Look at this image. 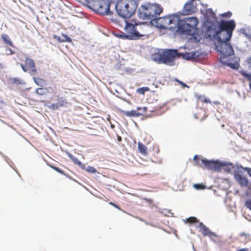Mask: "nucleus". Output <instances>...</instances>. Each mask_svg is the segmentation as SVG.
I'll use <instances>...</instances> for the list:
<instances>
[{"instance_id": "nucleus-37", "label": "nucleus", "mask_w": 251, "mask_h": 251, "mask_svg": "<svg viewBox=\"0 0 251 251\" xmlns=\"http://www.w3.org/2000/svg\"><path fill=\"white\" fill-rule=\"evenodd\" d=\"M231 15L232 13L231 12H227L221 14L222 16L226 17H230L231 16Z\"/></svg>"}, {"instance_id": "nucleus-33", "label": "nucleus", "mask_w": 251, "mask_h": 251, "mask_svg": "<svg viewBox=\"0 0 251 251\" xmlns=\"http://www.w3.org/2000/svg\"><path fill=\"white\" fill-rule=\"evenodd\" d=\"M49 107L50 108V109H53V110H56V109H57L58 108L56 103H54V104H51V103L49 106Z\"/></svg>"}, {"instance_id": "nucleus-36", "label": "nucleus", "mask_w": 251, "mask_h": 251, "mask_svg": "<svg viewBox=\"0 0 251 251\" xmlns=\"http://www.w3.org/2000/svg\"><path fill=\"white\" fill-rule=\"evenodd\" d=\"M32 69L29 71L28 73L31 75H35L37 73V70L34 68H31Z\"/></svg>"}, {"instance_id": "nucleus-31", "label": "nucleus", "mask_w": 251, "mask_h": 251, "mask_svg": "<svg viewBox=\"0 0 251 251\" xmlns=\"http://www.w3.org/2000/svg\"><path fill=\"white\" fill-rule=\"evenodd\" d=\"M50 167L53 170H54L55 171H57L59 173H60L61 174H64L63 172L61 170H60L59 168H58L57 167H55V166H51Z\"/></svg>"}, {"instance_id": "nucleus-32", "label": "nucleus", "mask_w": 251, "mask_h": 251, "mask_svg": "<svg viewBox=\"0 0 251 251\" xmlns=\"http://www.w3.org/2000/svg\"><path fill=\"white\" fill-rule=\"evenodd\" d=\"M245 205L251 210V199L247 200L245 202Z\"/></svg>"}, {"instance_id": "nucleus-20", "label": "nucleus", "mask_w": 251, "mask_h": 251, "mask_svg": "<svg viewBox=\"0 0 251 251\" xmlns=\"http://www.w3.org/2000/svg\"><path fill=\"white\" fill-rule=\"evenodd\" d=\"M34 82L39 86H43L45 84V81L42 78L33 77Z\"/></svg>"}, {"instance_id": "nucleus-22", "label": "nucleus", "mask_w": 251, "mask_h": 251, "mask_svg": "<svg viewBox=\"0 0 251 251\" xmlns=\"http://www.w3.org/2000/svg\"><path fill=\"white\" fill-rule=\"evenodd\" d=\"M56 103L59 108V107L64 106L67 103V101L61 98L59 99L58 101Z\"/></svg>"}, {"instance_id": "nucleus-18", "label": "nucleus", "mask_w": 251, "mask_h": 251, "mask_svg": "<svg viewBox=\"0 0 251 251\" xmlns=\"http://www.w3.org/2000/svg\"><path fill=\"white\" fill-rule=\"evenodd\" d=\"M138 148L141 154L145 155L147 153V147L141 143L138 142Z\"/></svg>"}, {"instance_id": "nucleus-13", "label": "nucleus", "mask_w": 251, "mask_h": 251, "mask_svg": "<svg viewBox=\"0 0 251 251\" xmlns=\"http://www.w3.org/2000/svg\"><path fill=\"white\" fill-rule=\"evenodd\" d=\"M221 163H225L222 165V168L223 167L226 172L231 173L232 170L234 168L233 165L231 163L227 162H221Z\"/></svg>"}, {"instance_id": "nucleus-25", "label": "nucleus", "mask_w": 251, "mask_h": 251, "mask_svg": "<svg viewBox=\"0 0 251 251\" xmlns=\"http://www.w3.org/2000/svg\"><path fill=\"white\" fill-rule=\"evenodd\" d=\"M149 90L148 87H142L138 89L137 92L140 94H144L146 91Z\"/></svg>"}, {"instance_id": "nucleus-10", "label": "nucleus", "mask_w": 251, "mask_h": 251, "mask_svg": "<svg viewBox=\"0 0 251 251\" xmlns=\"http://www.w3.org/2000/svg\"><path fill=\"white\" fill-rule=\"evenodd\" d=\"M198 227L201 229V232H202L204 236H208L212 240V237H217L218 235H216L215 233L212 232L209 229L206 227L205 225H204L202 223L199 224Z\"/></svg>"}, {"instance_id": "nucleus-47", "label": "nucleus", "mask_w": 251, "mask_h": 251, "mask_svg": "<svg viewBox=\"0 0 251 251\" xmlns=\"http://www.w3.org/2000/svg\"><path fill=\"white\" fill-rule=\"evenodd\" d=\"M199 158V156L198 155H195L194 157H193V159L196 161L197 159H198Z\"/></svg>"}, {"instance_id": "nucleus-50", "label": "nucleus", "mask_w": 251, "mask_h": 251, "mask_svg": "<svg viewBox=\"0 0 251 251\" xmlns=\"http://www.w3.org/2000/svg\"><path fill=\"white\" fill-rule=\"evenodd\" d=\"M113 206H114V207H115L116 208H118V209H120V208L119 207V206H117V205H116L115 203H114V205H113Z\"/></svg>"}, {"instance_id": "nucleus-2", "label": "nucleus", "mask_w": 251, "mask_h": 251, "mask_svg": "<svg viewBox=\"0 0 251 251\" xmlns=\"http://www.w3.org/2000/svg\"><path fill=\"white\" fill-rule=\"evenodd\" d=\"M151 25L161 29H169L172 32H178L192 35L196 39L198 32V19L194 17L181 18L177 14L157 17L150 22Z\"/></svg>"}, {"instance_id": "nucleus-49", "label": "nucleus", "mask_w": 251, "mask_h": 251, "mask_svg": "<svg viewBox=\"0 0 251 251\" xmlns=\"http://www.w3.org/2000/svg\"><path fill=\"white\" fill-rule=\"evenodd\" d=\"M118 141H121L122 140V138L120 136L118 137Z\"/></svg>"}, {"instance_id": "nucleus-48", "label": "nucleus", "mask_w": 251, "mask_h": 251, "mask_svg": "<svg viewBox=\"0 0 251 251\" xmlns=\"http://www.w3.org/2000/svg\"><path fill=\"white\" fill-rule=\"evenodd\" d=\"M246 235H247V234L244 232L241 233V236H246Z\"/></svg>"}, {"instance_id": "nucleus-55", "label": "nucleus", "mask_w": 251, "mask_h": 251, "mask_svg": "<svg viewBox=\"0 0 251 251\" xmlns=\"http://www.w3.org/2000/svg\"><path fill=\"white\" fill-rule=\"evenodd\" d=\"M249 85H250V88L251 90V83H250Z\"/></svg>"}, {"instance_id": "nucleus-53", "label": "nucleus", "mask_w": 251, "mask_h": 251, "mask_svg": "<svg viewBox=\"0 0 251 251\" xmlns=\"http://www.w3.org/2000/svg\"><path fill=\"white\" fill-rule=\"evenodd\" d=\"M109 204L112 205H114V203L112 202H109Z\"/></svg>"}, {"instance_id": "nucleus-16", "label": "nucleus", "mask_w": 251, "mask_h": 251, "mask_svg": "<svg viewBox=\"0 0 251 251\" xmlns=\"http://www.w3.org/2000/svg\"><path fill=\"white\" fill-rule=\"evenodd\" d=\"M180 54L181 56H182L183 58L187 60H189L191 59L195 58L196 57L195 52H187L184 54H182L180 53Z\"/></svg>"}, {"instance_id": "nucleus-23", "label": "nucleus", "mask_w": 251, "mask_h": 251, "mask_svg": "<svg viewBox=\"0 0 251 251\" xmlns=\"http://www.w3.org/2000/svg\"><path fill=\"white\" fill-rule=\"evenodd\" d=\"M186 223H194L198 222V220L194 217H191L185 220Z\"/></svg>"}, {"instance_id": "nucleus-41", "label": "nucleus", "mask_w": 251, "mask_h": 251, "mask_svg": "<svg viewBox=\"0 0 251 251\" xmlns=\"http://www.w3.org/2000/svg\"><path fill=\"white\" fill-rule=\"evenodd\" d=\"M201 101L205 103H210V100L209 99H206L205 98H204L202 99H201Z\"/></svg>"}, {"instance_id": "nucleus-54", "label": "nucleus", "mask_w": 251, "mask_h": 251, "mask_svg": "<svg viewBox=\"0 0 251 251\" xmlns=\"http://www.w3.org/2000/svg\"><path fill=\"white\" fill-rule=\"evenodd\" d=\"M116 2L117 1H122V0H115Z\"/></svg>"}, {"instance_id": "nucleus-9", "label": "nucleus", "mask_w": 251, "mask_h": 251, "mask_svg": "<svg viewBox=\"0 0 251 251\" xmlns=\"http://www.w3.org/2000/svg\"><path fill=\"white\" fill-rule=\"evenodd\" d=\"M194 0H191L187 2L184 5L183 11L181 14L186 15L192 13L195 9V6L193 3Z\"/></svg>"}, {"instance_id": "nucleus-38", "label": "nucleus", "mask_w": 251, "mask_h": 251, "mask_svg": "<svg viewBox=\"0 0 251 251\" xmlns=\"http://www.w3.org/2000/svg\"><path fill=\"white\" fill-rule=\"evenodd\" d=\"M176 81H177L179 84H180L183 87H188V88L189 87V86L187 84H185L183 82H182L180 80H178V79H176Z\"/></svg>"}, {"instance_id": "nucleus-40", "label": "nucleus", "mask_w": 251, "mask_h": 251, "mask_svg": "<svg viewBox=\"0 0 251 251\" xmlns=\"http://www.w3.org/2000/svg\"><path fill=\"white\" fill-rule=\"evenodd\" d=\"M78 166L83 170L85 169V165L84 164L82 163L81 162L79 163Z\"/></svg>"}, {"instance_id": "nucleus-15", "label": "nucleus", "mask_w": 251, "mask_h": 251, "mask_svg": "<svg viewBox=\"0 0 251 251\" xmlns=\"http://www.w3.org/2000/svg\"><path fill=\"white\" fill-rule=\"evenodd\" d=\"M1 38L3 43L6 45H8L10 47H14V45L13 42L10 40L9 37L8 35L5 34H3L1 36Z\"/></svg>"}, {"instance_id": "nucleus-43", "label": "nucleus", "mask_w": 251, "mask_h": 251, "mask_svg": "<svg viewBox=\"0 0 251 251\" xmlns=\"http://www.w3.org/2000/svg\"><path fill=\"white\" fill-rule=\"evenodd\" d=\"M206 28V31L207 32H210L211 31V30H212V27L210 26H208Z\"/></svg>"}, {"instance_id": "nucleus-28", "label": "nucleus", "mask_w": 251, "mask_h": 251, "mask_svg": "<svg viewBox=\"0 0 251 251\" xmlns=\"http://www.w3.org/2000/svg\"><path fill=\"white\" fill-rule=\"evenodd\" d=\"M207 15L211 17H214L215 14L211 8L208 9L206 11Z\"/></svg>"}, {"instance_id": "nucleus-29", "label": "nucleus", "mask_w": 251, "mask_h": 251, "mask_svg": "<svg viewBox=\"0 0 251 251\" xmlns=\"http://www.w3.org/2000/svg\"><path fill=\"white\" fill-rule=\"evenodd\" d=\"M14 53V51L10 48H7V47L5 48V54L6 55H9L11 54H13Z\"/></svg>"}, {"instance_id": "nucleus-1", "label": "nucleus", "mask_w": 251, "mask_h": 251, "mask_svg": "<svg viewBox=\"0 0 251 251\" xmlns=\"http://www.w3.org/2000/svg\"><path fill=\"white\" fill-rule=\"evenodd\" d=\"M236 24L233 20H221L219 24V30L214 31L213 37L217 40V50L221 53L220 61L233 69H238L240 66L239 59L233 57L234 50L228 41L230 40Z\"/></svg>"}, {"instance_id": "nucleus-51", "label": "nucleus", "mask_w": 251, "mask_h": 251, "mask_svg": "<svg viewBox=\"0 0 251 251\" xmlns=\"http://www.w3.org/2000/svg\"><path fill=\"white\" fill-rule=\"evenodd\" d=\"M113 206H114V207H115L116 208H118V209H120V208L119 207V206H117V205H116L115 203H114V205H113Z\"/></svg>"}, {"instance_id": "nucleus-11", "label": "nucleus", "mask_w": 251, "mask_h": 251, "mask_svg": "<svg viewBox=\"0 0 251 251\" xmlns=\"http://www.w3.org/2000/svg\"><path fill=\"white\" fill-rule=\"evenodd\" d=\"M234 177L235 180L240 184L242 186L246 187L248 186L249 181L248 179L244 176H242L238 172L234 173Z\"/></svg>"}, {"instance_id": "nucleus-34", "label": "nucleus", "mask_w": 251, "mask_h": 251, "mask_svg": "<svg viewBox=\"0 0 251 251\" xmlns=\"http://www.w3.org/2000/svg\"><path fill=\"white\" fill-rule=\"evenodd\" d=\"M241 167L244 170L246 171L248 174L249 175V176H251V168L248 167L244 168L242 166H241Z\"/></svg>"}, {"instance_id": "nucleus-30", "label": "nucleus", "mask_w": 251, "mask_h": 251, "mask_svg": "<svg viewBox=\"0 0 251 251\" xmlns=\"http://www.w3.org/2000/svg\"><path fill=\"white\" fill-rule=\"evenodd\" d=\"M242 74L243 76L251 80V74L247 73L246 71L242 72Z\"/></svg>"}, {"instance_id": "nucleus-39", "label": "nucleus", "mask_w": 251, "mask_h": 251, "mask_svg": "<svg viewBox=\"0 0 251 251\" xmlns=\"http://www.w3.org/2000/svg\"><path fill=\"white\" fill-rule=\"evenodd\" d=\"M247 61L248 62L249 69L251 70V56L247 59Z\"/></svg>"}, {"instance_id": "nucleus-26", "label": "nucleus", "mask_w": 251, "mask_h": 251, "mask_svg": "<svg viewBox=\"0 0 251 251\" xmlns=\"http://www.w3.org/2000/svg\"><path fill=\"white\" fill-rule=\"evenodd\" d=\"M86 170L88 172L93 174H94L97 172L96 169L92 166H88Z\"/></svg>"}, {"instance_id": "nucleus-35", "label": "nucleus", "mask_w": 251, "mask_h": 251, "mask_svg": "<svg viewBox=\"0 0 251 251\" xmlns=\"http://www.w3.org/2000/svg\"><path fill=\"white\" fill-rule=\"evenodd\" d=\"M63 37H64V39H63L61 40V42H63L64 41L70 42L71 41V39L70 37H69L68 36L65 35V36H63Z\"/></svg>"}, {"instance_id": "nucleus-44", "label": "nucleus", "mask_w": 251, "mask_h": 251, "mask_svg": "<svg viewBox=\"0 0 251 251\" xmlns=\"http://www.w3.org/2000/svg\"><path fill=\"white\" fill-rule=\"evenodd\" d=\"M237 251H250L248 248H242L237 250Z\"/></svg>"}, {"instance_id": "nucleus-27", "label": "nucleus", "mask_w": 251, "mask_h": 251, "mask_svg": "<svg viewBox=\"0 0 251 251\" xmlns=\"http://www.w3.org/2000/svg\"><path fill=\"white\" fill-rule=\"evenodd\" d=\"M36 93L40 95H43L45 94L46 92L44 88H39L36 89Z\"/></svg>"}, {"instance_id": "nucleus-46", "label": "nucleus", "mask_w": 251, "mask_h": 251, "mask_svg": "<svg viewBox=\"0 0 251 251\" xmlns=\"http://www.w3.org/2000/svg\"><path fill=\"white\" fill-rule=\"evenodd\" d=\"M54 38L57 39L60 42H61V40L60 39V38L59 36H54Z\"/></svg>"}, {"instance_id": "nucleus-42", "label": "nucleus", "mask_w": 251, "mask_h": 251, "mask_svg": "<svg viewBox=\"0 0 251 251\" xmlns=\"http://www.w3.org/2000/svg\"><path fill=\"white\" fill-rule=\"evenodd\" d=\"M20 66L22 69V70L25 72H26L27 71V68L23 64H20Z\"/></svg>"}, {"instance_id": "nucleus-14", "label": "nucleus", "mask_w": 251, "mask_h": 251, "mask_svg": "<svg viewBox=\"0 0 251 251\" xmlns=\"http://www.w3.org/2000/svg\"><path fill=\"white\" fill-rule=\"evenodd\" d=\"M123 113L127 117H139L142 113L137 112L135 110L122 111Z\"/></svg>"}, {"instance_id": "nucleus-19", "label": "nucleus", "mask_w": 251, "mask_h": 251, "mask_svg": "<svg viewBox=\"0 0 251 251\" xmlns=\"http://www.w3.org/2000/svg\"><path fill=\"white\" fill-rule=\"evenodd\" d=\"M25 64L29 68L35 67V63L33 59L29 57L25 58Z\"/></svg>"}, {"instance_id": "nucleus-17", "label": "nucleus", "mask_w": 251, "mask_h": 251, "mask_svg": "<svg viewBox=\"0 0 251 251\" xmlns=\"http://www.w3.org/2000/svg\"><path fill=\"white\" fill-rule=\"evenodd\" d=\"M11 82L16 85L25 84V81L21 78L14 77L10 79Z\"/></svg>"}, {"instance_id": "nucleus-6", "label": "nucleus", "mask_w": 251, "mask_h": 251, "mask_svg": "<svg viewBox=\"0 0 251 251\" xmlns=\"http://www.w3.org/2000/svg\"><path fill=\"white\" fill-rule=\"evenodd\" d=\"M125 29L129 34H125L122 32L118 35V37L123 39L137 40L146 35L140 34L137 30L135 26L131 24L126 23Z\"/></svg>"}, {"instance_id": "nucleus-24", "label": "nucleus", "mask_w": 251, "mask_h": 251, "mask_svg": "<svg viewBox=\"0 0 251 251\" xmlns=\"http://www.w3.org/2000/svg\"><path fill=\"white\" fill-rule=\"evenodd\" d=\"M194 188L197 190L204 189L205 186L201 184H195L193 185Z\"/></svg>"}, {"instance_id": "nucleus-21", "label": "nucleus", "mask_w": 251, "mask_h": 251, "mask_svg": "<svg viewBox=\"0 0 251 251\" xmlns=\"http://www.w3.org/2000/svg\"><path fill=\"white\" fill-rule=\"evenodd\" d=\"M65 152L68 155V157L73 161V162L78 165L79 163L80 162L79 161L77 158L74 156L72 154L70 153L68 151H65Z\"/></svg>"}, {"instance_id": "nucleus-45", "label": "nucleus", "mask_w": 251, "mask_h": 251, "mask_svg": "<svg viewBox=\"0 0 251 251\" xmlns=\"http://www.w3.org/2000/svg\"><path fill=\"white\" fill-rule=\"evenodd\" d=\"M147 109V108L146 107H144L142 108L141 110H142V112L141 113H142V114L146 111Z\"/></svg>"}, {"instance_id": "nucleus-52", "label": "nucleus", "mask_w": 251, "mask_h": 251, "mask_svg": "<svg viewBox=\"0 0 251 251\" xmlns=\"http://www.w3.org/2000/svg\"><path fill=\"white\" fill-rule=\"evenodd\" d=\"M137 110H141V109H142V107H138L137 108Z\"/></svg>"}, {"instance_id": "nucleus-12", "label": "nucleus", "mask_w": 251, "mask_h": 251, "mask_svg": "<svg viewBox=\"0 0 251 251\" xmlns=\"http://www.w3.org/2000/svg\"><path fill=\"white\" fill-rule=\"evenodd\" d=\"M240 32L244 35L250 41H251V31L248 27H245L240 29Z\"/></svg>"}, {"instance_id": "nucleus-3", "label": "nucleus", "mask_w": 251, "mask_h": 251, "mask_svg": "<svg viewBox=\"0 0 251 251\" xmlns=\"http://www.w3.org/2000/svg\"><path fill=\"white\" fill-rule=\"evenodd\" d=\"M162 11L163 8L160 5L146 3L142 5L141 8L138 11V14L139 18L151 22L156 19Z\"/></svg>"}, {"instance_id": "nucleus-7", "label": "nucleus", "mask_w": 251, "mask_h": 251, "mask_svg": "<svg viewBox=\"0 0 251 251\" xmlns=\"http://www.w3.org/2000/svg\"><path fill=\"white\" fill-rule=\"evenodd\" d=\"M201 162L207 169L215 171H218L221 169L222 165L225 164V163H221V162L218 160H209L205 158L202 159Z\"/></svg>"}, {"instance_id": "nucleus-8", "label": "nucleus", "mask_w": 251, "mask_h": 251, "mask_svg": "<svg viewBox=\"0 0 251 251\" xmlns=\"http://www.w3.org/2000/svg\"><path fill=\"white\" fill-rule=\"evenodd\" d=\"M113 2L109 0H105L101 1L99 5V11L103 15H111L112 12L110 10V6Z\"/></svg>"}, {"instance_id": "nucleus-5", "label": "nucleus", "mask_w": 251, "mask_h": 251, "mask_svg": "<svg viewBox=\"0 0 251 251\" xmlns=\"http://www.w3.org/2000/svg\"><path fill=\"white\" fill-rule=\"evenodd\" d=\"M181 56L176 50H167L160 54L157 59L159 63H163L168 66H174L175 63V59L179 58Z\"/></svg>"}, {"instance_id": "nucleus-4", "label": "nucleus", "mask_w": 251, "mask_h": 251, "mask_svg": "<svg viewBox=\"0 0 251 251\" xmlns=\"http://www.w3.org/2000/svg\"><path fill=\"white\" fill-rule=\"evenodd\" d=\"M138 0H128L127 2L117 1L115 8L117 14L123 18H130L136 11Z\"/></svg>"}]
</instances>
